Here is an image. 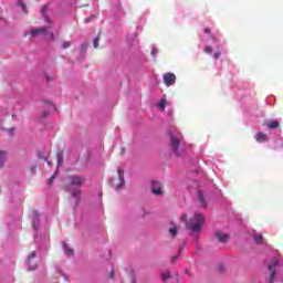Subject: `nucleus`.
I'll return each instance as SVG.
<instances>
[{
    "label": "nucleus",
    "mask_w": 283,
    "mask_h": 283,
    "mask_svg": "<svg viewBox=\"0 0 283 283\" xmlns=\"http://www.w3.org/2000/svg\"><path fill=\"white\" fill-rule=\"evenodd\" d=\"M85 185V177L78 175H72L66 177V185L64 186L65 191H72V198L75 199V207H78L81 202V187Z\"/></svg>",
    "instance_id": "nucleus-1"
},
{
    "label": "nucleus",
    "mask_w": 283,
    "mask_h": 283,
    "mask_svg": "<svg viewBox=\"0 0 283 283\" xmlns=\"http://www.w3.org/2000/svg\"><path fill=\"white\" fill-rule=\"evenodd\" d=\"M202 224H205V217L200 213H196L190 218L189 222L186 223V228L192 233H200L202 231Z\"/></svg>",
    "instance_id": "nucleus-2"
},
{
    "label": "nucleus",
    "mask_w": 283,
    "mask_h": 283,
    "mask_svg": "<svg viewBox=\"0 0 283 283\" xmlns=\"http://www.w3.org/2000/svg\"><path fill=\"white\" fill-rule=\"evenodd\" d=\"M170 149L175 154V156H180L181 154H185V150L180 149V145H182V140L185 137H182V134L180 133H170Z\"/></svg>",
    "instance_id": "nucleus-3"
},
{
    "label": "nucleus",
    "mask_w": 283,
    "mask_h": 283,
    "mask_svg": "<svg viewBox=\"0 0 283 283\" xmlns=\"http://www.w3.org/2000/svg\"><path fill=\"white\" fill-rule=\"evenodd\" d=\"M280 266H282V256H276L273 259L272 263L268 266L270 271V283L275 282V275Z\"/></svg>",
    "instance_id": "nucleus-4"
},
{
    "label": "nucleus",
    "mask_w": 283,
    "mask_h": 283,
    "mask_svg": "<svg viewBox=\"0 0 283 283\" xmlns=\"http://www.w3.org/2000/svg\"><path fill=\"white\" fill-rule=\"evenodd\" d=\"M164 83L166 87H171V85L176 84V74L166 73L164 74Z\"/></svg>",
    "instance_id": "nucleus-5"
},
{
    "label": "nucleus",
    "mask_w": 283,
    "mask_h": 283,
    "mask_svg": "<svg viewBox=\"0 0 283 283\" xmlns=\"http://www.w3.org/2000/svg\"><path fill=\"white\" fill-rule=\"evenodd\" d=\"M150 189L154 196H163V184L160 181H151Z\"/></svg>",
    "instance_id": "nucleus-6"
},
{
    "label": "nucleus",
    "mask_w": 283,
    "mask_h": 283,
    "mask_svg": "<svg viewBox=\"0 0 283 283\" xmlns=\"http://www.w3.org/2000/svg\"><path fill=\"white\" fill-rule=\"evenodd\" d=\"M118 178H119V185L115 186L116 191L125 188V170L122 168L117 169Z\"/></svg>",
    "instance_id": "nucleus-7"
},
{
    "label": "nucleus",
    "mask_w": 283,
    "mask_h": 283,
    "mask_svg": "<svg viewBox=\"0 0 283 283\" xmlns=\"http://www.w3.org/2000/svg\"><path fill=\"white\" fill-rule=\"evenodd\" d=\"M30 36H39V34H48V28L46 27H41L36 29H32L29 32Z\"/></svg>",
    "instance_id": "nucleus-8"
},
{
    "label": "nucleus",
    "mask_w": 283,
    "mask_h": 283,
    "mask_svg": "<svg viewBox=\"0 0 283 283\" xmlns=\"http://www.w3.org/2000/svg\"><path fill=\"white\" fill-rule=\"evenodd\" d=\"M216 237L218 238L219 242H228L229 241V234H227V233L217 231Z\"/></svg>",
    "instance_id": "nucleus-9"
},
{
    "label": "nucleus",
    "mask_w": 283,
    "mask_h": 283,
    "mask_svg": "<svg viewBox=\"0 0 283 283\" xmlns=\"http://www.w3.org/2000/svg\"><path fill=\"white\" fill-rule=\"evenodd\" d=\"M198 200L201 207L207 208V199H205V193H202V190L198 191Z\"/></svg>",
    "instance_id": "nucleus-10"
},
{
    "label": "nucleus",
    "mask_w": 283,
    "mask_h": 283,
    "mask_svg": "<svg viewBox=\"0 0 283 283\" xmlns=\"http://www.w3.org/2000/svg\"><path fill=\"white\" fill-rule=\"evenodd\" d=\"M255 140H256V143H266L268 136L264 133H258L255 135Z\"/></svg>",
    "instance_id": "nucleus-11"
},
{
    "label": "nucleus",
    "mask_w": 283,
    "mask_h": 283,
    "mask_svg": "<svg viewBox=\"0 0 283 283\" xmlns=\"http://www.w3.org/2000/svg\"><path fill=\"white\" fill-rule=\"evenodd\" d=\"M158 107L161 109V112H165V107H167V95H164L161 97V101L158 104Z\"/></svg>",
    "instance_id": "nucleus-12"
},
{
    "label": "nucleus",
    "mask_w": 283,
    "mask_h": 283,
    "mask_svg": "<svg viewBox=\"0 0 283 283\" xmlns=\"http://www.w3.org/2000/svg\"><path fill=\"white\" fill-rule=\"evenodd\" d=\"M269 129H277L280 127V122L279 120H271L268 123Z\"/></svg>",
    "instance_id": "nucleus-13"
},
{
    "label": "nucleus",
    "mask_w": 283,
    "mask_h": 283,
    "mask_svg": "<svg viewBox=\"0 0 283 283\" xmlns=\"http://www.w3.org/2000/svg\"><path fill=\"white\" fill-rule=\"evenodd\" d=\"M56 176H59V170H56L46 181L48 187H51L56 179Z\"/></svg>",
    "instance_id": "nucleus-14"
},
{
    "label": "nucleus",
    "mask_w": 283,
    "mask_h": 283,
    "mask_svg": "<svg viewBox=\"0 0 283 283\" xmlns=\"http://www.w3.org/2000/svg\"><path fill=\"white\" fill-rule=\"evenodd\" d=\"M254 242L255 244H263L264 237L262 234H254Z\"/></svg>",
    "instance_id": "nucleus-15"
},
{
    "label": "nucleus",
    "mask_w": 283,
    "mask_h": 283,
    "mask_svg": "<svg viewBox=\"0 0 283 283\" xmlns=\"http://www.w3.org/2000/svg\"><path fill=\"white\" fill-rule=\"evenodd\" d=\"M56 160H57V167H61L63 165V151H60L56 155Z\"/></svg>",
    "instance_id": "nucleus-16"
},
{
    "label": "nucleus",
    "mask_w": 283,
    "mask_h": 283,
    "mask_svg": "<svg viewBox=\"0 0 283 283\" xmlns=\"http://www.w3.org/2000/svg\"><path fill=\"white\" fill-rule=\"evenodd\" d=\"M36 258V251H33L29 254V258H28V265L30 266L32 260H34Z\"/></svg>",
    "instance_id": "nucleus-17"
},
{
    "label": "nucleus",
    "mask_w": 283,
    "mask_h": 283,
    "mask_svg": "<svg viewBox=\"0 0 283 283\" xmlns=\"http://www.w3.org/2000/svg\"><path fill=\"white\" fill-rule=\"evenodd\" d=\"M169 277H171V275L169 274V272H163V273H161V281H163V282H167V280H169Z\"/></svg>",
    "instance_id": "nucleus-18"
},
{
    "label": "nucleus",
    "mask_w": 283,
    "mask_h": 283,
    "mask_svg": "<svg viewBox=\"0 0 283 283\" xmlns=\"http://www.w3.org/2000/svg\"><path fill=\"white\" fill-rule=\"evenodd\" d=\"M64 251L66 255H74V250L70 249L66 244H64Z\"/></svg>",
    "instance_id": "nucleus-19"
},
{
    "label": "nucleus",
    "mask_w": 283,
    "mask_h": 283,
    "mask_svg": "<svg viewBox=\"0 0 283 283\" xmlns=\"http://www.w3.org/2000/svg\"><path fill=\"white\" fill-rule=\"evenodd\" d=\"M4 160H6V151H0V167H3Z\"/></svg>",
    "instance_id": "nucleus-20"
},
{
    "label": "nucleus",
    "mask_w": 283,
    "mask_h": 283,
    "mask_svg": "<svg viewBox=\"0 0 283 283\" xmlns=\"http://www.w3.org/2000/svg\"><path fill=\"white\" fill-rule=\"evenodd\" d=\"M169 233L172 235V238H176V234L178 233V228L174 226L172 228H170Z\"/></svg>",
    "instance_id": "nucleus-21"
},
{
    "label": "nucleus",
    "mask_w": 283,
    "mask_h": 283,
    "mask_svg": "<svg viewBox=\"0 0 283 283\" xmlns=\"http://www.w3.org/2000/svg\"><path fill=\"white\" fill-rule=\"evenodd\" d=\"M101 41V36L99 35H97V36H95L94 38V40H93V45H94V48H98V42Z\"/></svg>",
    "instance_id": "nucleus-22"
},
{
    "label": "nucleus",
    "mask_w": 283,
    "mask_h": 283,
    "mask_svg": "<svg viewBox=\"0 0 283 283\" xmlns=\"http://www.w3.org/2000/svg\"><path fill=\"white\" fill-rule=\"evenodd\" d=\"M71 45H72V42H70V41H66V42L62 43L63 50H67V48H70Z\"/></svg>",
    "instance_id": "nucleus-23"
},
{
    "label": "nucleus",
    "mask_w": 283,
    "mask_h": 283,
    "mask_svg": "<svg viewBox=\"0 0 283 283\" xmlns=\"http://www.w3.org/2000/svg\"><path fill=\"white\" fill-rule=\"evenodd\" d=\"M205 52L206 54H211L213 52V49L211 46H206Z\"/></svg>",
    "instance_id": "nucleus-24"
},
{
    "label": "nucleus",
    "mask_w": 283,
    "mask_h": 283,
    "mask_svg": "<svg viewBox=\"0 0 283 283\" xmlns=\"http://www.w3.org/2000/svg\"><path fill=\"white\" fill-rule=\"evenodd\" d=\"M129 280H130V283H136V276L134 275V273L129 275Z\"/></svg>",
    "instance_id": "nucleus-25"
},
{
    "label": "nucleus",
    "mask_w": 283,
    "mask_h": 283,
    "mask_svg": "<svg viewBox=\"0 0 283 283\" xmlns=\"http://www.w3.org/2000/svg\"><path fill=\"white\" fill-rule=\"evenodd\" d=\"M42 116L43 118H48V116H50V112L48 111L42 112Z\"/></svg>",
    "instance_id": "nucleus-26"
},
{
    "label": "nucleus",
    "mask_w": 283,
    "mask_h": 283,
    "mask_svg": "<svg viewBox=\"0 0 283 283\" xmlns=\"http://www.w3.org/2000/svg\"><path fill=\"white\" fill-rule=\"evenodd\" d=\"M220 54H221L220 51H216L214 54H213V57L214 59H220Z\"/></svg>",
    "instance_id": "nucleus-27"
},
{
    "label": "nucleus",
    "mask_w": 283,
    "mask_h": 283,
    "mask_svg": "<svg viewBox=\"0 0 283 283\" xmlns=\"http://www.w3.org/2000/svg\"><path fill=\"white\" fill-rule=\"evenodd\" d=\"M203 32H205V34H211V29L206 28V29H203Z\"/></svg>",
    "instance_id": "nucleus-28"
},
{
    "label": "nucleus",
    "mask_w": 283,
    "mask_h": 283,
    "mask_svg": "<svg viewBox=\"0 0 283 283\" xmlns=\"http://www.w3.org/2000/svg\"><path fill=\"white\" fill-rule=\"evenodd\" d=\"M92 19H94V17L86 18V19L84 20V23H90V21H92Z\"/></svg>",
    "instance_id": "nucleus-29"
},
{
    "label": "nucleus",
    "mask_w": 283,
    "mask_h": 283,
    "mask_svg": "<svg viewBox=\"0 0 283 283\" xmlns=\"http://www.w3.org/2000/svg\"><path fill=\"white\" fill-rule=\"evenodd\" d=\"M180 220H181V222L187 221V214L181 216Z\"/></svg>",
    "instance_id": "nucleus-30"
},
{
    "label": "nucleus",
    "mask_w": 283,
    "mask_h": 283,
    "mask_svg": "<svg viewBox=\"0 0 283 283\" xmlns=\"http://www.w3.org/2000/svg\"><path fill=\"white\" fill-rule=\"evenodd\" d=\"M44 20L46 23H52V20H50V18H48L46 15H44Z\"/></svg>",
    "instance_id": "nucleus-31"
},
{
    "label": "nucleus",
    "mask_w": 283,
    "mask_h": 283,
    "mask_svg": "<svg viewBox=\"0 0 283 283\" xmlns=\"http://www.w3.org/2000/svg\"><path fill=\"white\" fill-rule=\"evenodd\" d=\"M45 12H48V7L42 8V14H45Z\"/></svg>",
    "instance_id": "nucleus-32"
},
{
    "label": "nucleus",
    "mask_w": 283,
    "mask_h": 283,
    "mask_svg": "<svg viewBox=\"0 0 283 283\" xmlns=\"http://www.w3.org/2000/svg\"><path fill=\"white\" fill-rule=\"evenodd\" d=\"M31 171H32V174H36V166H33V167L31 168Z\"/></svg>",
    "instance_id": "nucleus-33"
},
{
    "label": "nucleus",
    "mask_w": 283,
    "mask_h": 283,
    "mask_svg": "<svg viewBox=\"0 0 283 283\" xmlns=\"http://www.w3.org/2000/svg\"><path fill=\"white\" fill-rule=\"evenodd\" d=\"M177 260H178V255H175V256L171 258L172 263L176 262Z\"/></svg>",
    "instance_id": "nucleus-34"
},
{
    "label": "nucleus",
    "mask_w": 283,
    "mask_h": 283,
    "mask_svg": "<svg viewBox=\"0 0 283 283\" xmlns=\"http://www.w3.org/2000/svg\"><path fill=\"white\" fill-rule=\"evenodd\" d=\"M108 277H111V280H114V271H111Z\"/></svg>",
    "instance_id": "nucleus-35"
},
{
    "label": "nucleus",
    "mask_w": 283,
    "mask_h": 283,
    "mask_svg": "<svg viewBox=\"0 0 283 283\" xmlns=\"http://www.w3.org/2000/svg\"><path fill=\"white\" fill-rule=\"evenodd\" d=\"M22 11L25 12V3H21Z\"/></svg>",
    "instance_id": "nucleus-36"
},
{
    "label": "nucleus",
    "mask_w": 283,
    "mask_h": 283,
    "mask_svg": "<svg viewBox=\"0 0 283 283\" xmlns=\"http://www.w3.org/2000/svg\"><path fill=\"white\" fill-rule=\"evenodd\" d=\"M9 134L12 136V134H14V128H10Z\"/></svg>",
    "instance_id": "nucleus-37"
},
{
    "label": "nucleus",
    "mask_w": 283,
    "mask_h": 283,
    "mask_svg": "<svg viewBox=\"0 0 283 283\" xmlns=\"http://www.w3.org/2000/svg\"><path fill=\"white\" fill-rule=\"evenodd\" d=\"M52 41H54L55 36L54 33H50Z\"/></svg>",
    "instance_id": "nucleus-38"
},
{
    "label": "nucleus",
    "mask_w": 283,
    "mask_h": 283,
    "mask_svg": "<svg viewBox=\"0 0 283 283\" xmlns=\"http://www.w3.org/2000/svg\"><path fill=\"white\" fill-rule=\"evenodd\" d=\"M120 151H122V155L125 154V148H122Z\"/></svg>",
    "instance_id": "nucleus-39"
},
{
    "label": "nucleus",
    "mask_w": 283,
    "mask_h": 283,
    "mask_svg": "<svg viewBox=\"0 0 283 283\" xmlns=\"http://www.w3.org/2000/svg\"><path fill=\"white\" fill-rule=\"evenodd\" d=\"M29 269H30V271H34L35 268L33 266V268H29Z\"/></svg>",
    "instance_id": "nucleus-40"
},
{
    "label": "nucleus",
    "mask_w": 283,
    "mask_h": 283,
    "mask_svg": "<svg viewBox=\"0 0 283 283\" xmlns=\"http://www.w3.org/2000/svg\"><path fill=\"white\" fill-rule=\"evenodd\" d=\"M45 163H48V157H44Z\"/></svg>",
    "instance_id": "nucleus-41"
},
{
    "label": "nucleus",
    "mask_w": 283,
    "mask_h": 283,
    "mask_svg": "<svg viewBox=\"0 0 283 283\" xmlns=\"http://www.w3.org/2000/svg\"><path fill=\"white\" fill-rule=\"evenodd\" d=\"M25 36H28V33H24Z\"/></svg>",
    "instance_id": "nucleus-42"
}]
</instances>
